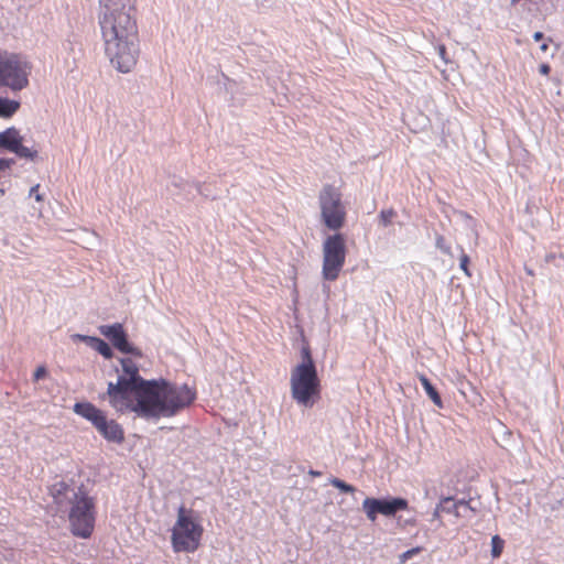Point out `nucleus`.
Segmentation results:
<instances>
[{"label": "nucleus", "mask_w": 564, "mask_h": 564, "mask_svg": "<svg viewBox=\"0 0 564 564\" xmlns=\"http://www.w3.org/2000/svg\"><path fill=\"white\" fill-rule=\"evenodd\" d=\"M40 185L36 184L30 188L29 196L34 197L37 202L42 200V195L39 193Z\"/></svg>", "instance_id": "30"}, {"label": "nucleus", "mask_w": 564, "mask_h": 564, "mask_svg": "<svg viewBox=\"0 0 564 564\" xmlns=\"http://www.w3.org/2000/svg\"><path fill=\"white\" fill-rule=\"evenodd\" d=\"M301 355H302V362L299 364L297 366H305L307 369H316V366L311 356V350L308 347H303Z\"/></svg>", "instance_id": "23"}, {"label": "nucleus", "mask_w": 564, "mask_h": 564, "mask_svg": "<svg viewBox=\"0 0 564 564\" xmlns=\"http://www.w3.org/2000/svg\"><path fill=\"white\" fill-rule=\"evenodd\" d=\"M73 340L74 341H84L86 343L89 347L91 346L95 337L94 336H88V335H82V334H74L72 336Z\"/></svg>", "instance_id": "28"}, {"label": "nucleus", "mask_w": 564, "mask_h": 564, "mask_svg": "<svg viewBox=\"0 0 564 564\" xmlns=\"http://www.w3.org/2000/svg\"><path fill=\"white\" fill-rule=\"evenodd\" d=\"M542 37H543V33H541V32H535L533 35V39L535 41H540Z\"/></svg>", "instance_id": "34"}, {"label": "nucleus", "mask_w": 564, "mask_h": 564, "mask_svg": "<svg viewBox=\"0 0 564 564\" xmlns=\"http://www.w3.org/2000/svg\"><path fill=\"white\" fill-rule=\"evenodd\" d=\"M90 347L98 351L106 359H110L113 356L111 347L105 340L98 337H95Z\"/></svg>", "instance_id": "20"}, {"label": "nucleus", "mask_w": 564, "mask_h": 564, "mask_svg": "<svg viewBox=\"0 0 564 564\" xmlns=\"http://www.w3.org/2000/svg\"><path fill=\"white\" fill-rule=\"evenodd\" d=\"M446 50H445V46H440V55L444 58V54H445Z\"/></svg>", "instance_id": "35"}, {"label": "nucleus", "mask_w": 564, "mask_h": 564, "mask_svg": "<svg viewBox=\"0 0 564 564\" xmlns=\"http://www.w3.org/2000/svg\"><path fill=\"white\" fill-rule=\"evenodd\" d=\"M393 216H394V212L392 209L382 210L380 213V224L382 226L387 227L388 225H390Z\"/></svg>", "instance_id": "25"}, {"label": "nucleus", "mask_w": 564, "mask_h": 564, "mask_svg": "<svg viewBox=\"0 0 564 564\" xmlns=\"http://www.w3.org/2000/svg\"><path fill=\"white\" fill-rule=\"evenodd\" d=\"M408 509V500L401 497L370 498L367 497L362 502V511L367 519L375 522L378 514L384 517H394L399 511Z\"/></svg>", "instance_id": "10"}, {"label": "nucleus", "mask_w": 564, "mask_h": 564, "mask_svg": "<svg viewBox=\"0 0 564 564\" xmlns=\"http://www.w3.org/2000/svg\"><path fill=\"white\" fill-rule=\"evenodd\" d=\"M120 364H121L122 370L124 372V375L122 377H124L126 381L128 383L143 387V388H141L142 392H144L151 386L154 384V380H145L140 376L139 368L130 358H121Z\"/></svg>", "instance_id": "14"}, {"label": "nucleus", "mask_w": 564, "mask_h": 564, "mask_svg": "<svg viewBox=\"0 0 564 564\" xmlns=\"http://www.w3.org/2000/svg\"><path fill=\"white\" fill-rule=\"evenodd\" d=\"M329 484L345 494H352L356 491V488L354 486L336 477L330 478Z\"/></svg>", "instance_id": "21"}, {"label": "nucleus", "mask_w": 564, "mask_h": 564, "mask_svg": "<svg viewBox=\"0 0 564 564\" xmlns=\"http://www.w3.org/2000/svg\"><path fill=\"white\" fill-rule=\"evenodd\" d=\"M31 66L20 55L0 52V85L21 90L29 84Z\"/></svg>", "instance_id": "7"}, {"label": "nucleus", "mask_w": 564, "mask_h": 564, "mask_svg": "<svg viewBox=\"0 0 564 564\" xmlns=\"http://www.w3.org/2000/svg\"><path fill=\"white\" fill-rule=\"evenodd\" d=\"M98 329L99 333L108 338L113 347L122 354H129L138 357L141 356V351L128 341L122 324L115 323L111 325H100Z\"/></svg>", "instance_id": "12"}, {"label": "nucleus", "mask_w": 564, "mask_h": 564, "mask_svg": "<svg viewBox=\"0 0 564 564\" xmlns=\"http://www.w3.org/2000/svg\"><path fill=\"white\" fill-rule=\"evenodd\" d=\"M141 386L128 383L124 377H118L116 383L109 382L107 395L109 403L119 412L132 411L143 417L142 408H148V398L141 391Z\"/></svg>", "instance_id": "3"}, {"label": "nucleus", "mask_w": 564, "mask_h": 564, "mask_svg": "<svg viewBox=\"0 0 564 564\" xmlns=\"http://www.w3.org/2000/svg\"><path fill=\"white\" fill-rule=\"evenodd\" d=\"M292 398L305 408L314 404V398L319 394V379L316 369L296 366L290 378Z\"/></svg>", "instance_id": "5"}, {"label": "nucleus", "mask_w": 564, "mask_h": 564, "mask_svg": "<svg viewBox=\"0 0 564 564\" xmlns=\"http://www.w3.org/2000/svg\"><path fill=\"white\" fill-rule=\"evenodd\" d=\"M19 101L0 97V117L10 118L19 110Z\"/></svg>", "instance_id": "19"}, {"label": "nucleus", "mask_w": 564, "mask_h": 564, "mask_svg": "<svg viewBox=\"0 0 564 564\" xmlns=\"http://www.w3.org/2000/svg\"><path fill=\"white\" fill-rule=\"evenodd\" d=\"M436 248L445 254H451V248L446 245L445 238L441 235L436 236Z\"/></svg>", "instance_id": "26"}, {"label": "nucleus", "mask_w": 564, "mask_h": 564, "mask_svg": "<svg viewBox=\"0 0 564 564\" xmlns=\"http://www.w3.org/2000/svg\"><path fill=\"white\" fill-rule=\"evenodd\" d=\"M550 66L547 64L540 65V73L543 75H547L550 73Z\"/></svg>", "instance_id": "33"}, {"label": "nucleus", "mask_w": 564, "mask_h": 564, "mask_svg": "<svg viewBox=\"0 0 564 564\" xmlns=\"http://www.w3.org/2000/svg\"><path fill=\"white\" fill-rule=\"evenodd\" d=\"M74 412L86 420L90 421L97 429L101 421L106 417L104 412L89 402H77L74 405Z\"/></svg>", "instance_id": "15"}, {"label": "nucleus", "mask_w": 564, "mask_h": 564, "mask_svg": "<svg viewBox=\"0 0 564 564\" xmlns=\"http://www.w3.org/2000/svg\"><path fill=\"white\" fill-rule=\"evenodd\" d=\"M193 511H187L183 506L177 510V519L172 529V546L177 553L194 552L198 549L203 535V527L193 517Z\"/></svg>", "instance_id": "4"}, {"label": "nucleus", "mask_w": 564, "mask_h": 564, "mask_svg": "<svg viewBox=\"0 0 564 564\" xmlns=\"http://www.w3.org/2000/svg\"><path fill=\"white\" fill-rule=\"evenodd\" d=\"M540 48H541V51L545 52L547 50V44H545V43L542 44Z\"/></svg>", "instance_id": "37"}, {"label": "nucleus", "mask_w": 564, "mask_h": 564, "mask_svg": "<svg viewBox=\"0 0 564 564\" xmlns=\"http://www.w3.org/2000/svg\"><path fill=\"white\" fill-rule=\"evenodd\" d=\"M319 205L325 225L332 230L341 228L346 213L340 194L334 187L325 186L319 194Z\"/></svg>", "instance_id": "9"}, {"label": "nucleus", "mask_w": 564, "mask_h": 564, "mask_svg": "<svg viewBox=\"0 0 564 564\" xmlns=\"http://www.w3.org/2000/svg\"><path fill=\"white\" fill-rule=\"evenodd\" d=\"M23 137L14 127H10L0 132V148L14 153L20 159L34 161L37 158V150L24 147L22 144Z\"/></svg>", "instance_id": "11"}, {"label": "nucleus", "mask_w": 564, "mask_h": 564, "mask_svg": "<svg viewBox=\"0 0 564 564\" xmlns=\"http://www.w3.org/2000/svg\"><path fill=\"white\" fill-rule=\"evenodd\" d=\"M68 519L74 535L87 539L94 530V501L85 491L68 503Z\"/></svg>", "instance_id": "6"}, {"label": "nucleus", "mask_w": 564, "mask_h": 564, "mask_svg": "<svg viewBox=\"0 0 564 564\" xmlns=\"http://www.w3.org/2000/svg\"><path fill=\"white\" fill-rule=\"evenodd\" d=\"M419 379L426 394L430 397L433 403L438 408H443L441 395L438 394L437 390L433 387L431 381L424 375H420Z\"/></svg>", "instance_id": "18"}, {"label": "nucleus", "mask_w": 564, "mask_h": 564, "mask_svg": "<svg viewBox=\"0 0 564 564\" xmlns=\"http://www.w3.org/2000/svg\"><path fill=\"white\" fill-rule=\"evenodd\" d=\"M148 408H142L143 419L171 417L189 406L196 399V391L187 384L172 383L165 379L154 380V384L143 392Z\"/></svg>", "instance_id": "2"}, {"label": "nucleus", "mask_w": 564, "mask_h": 564, "mask_svg": "<svg viewBox=\"0 0 564 564\" xmlns=\"http://www.w3.org/2000/svg\"><path fill=\"white\" fill-rule=\"evenodd\" d=\"M441 512H443V511H442V506L440 503V505L436 506V508H435V510L433 512V516H432L433 520L438 519Z\"/></svg>", "instance_id": "32"}, {"label": "nucleus", "mask_w": 564, "mask_h": 564, "mask_svg": "<svg viewBox=\"0 0 564 564\" xmlns=\"http://www.w3.org/2000/svg\"><path fill=\"white\" fill-rule=\"evenodd\" d=\"M83 491L82 488L70 487L64 481H58L50 488V494L61 512L67 511L68 503Z\"/></svg>", "instance_id": "13"}, {"label": "nucleus", "mask_w": 564, "mask_h": 564, "mask_svg": "<svg viewBox=\"0 0 564 564\" xmlns=\"http://www.w3.org/2000/svg\"><path fill=\"white\" fill-rule=\"evenodd\" d=\"M97 430L110 442L120 443L123 441V431L115 420H107V417H105Z\"/></svg>", "instance_id": "16"}, {"label": "nucleus", "mask_w": 564, "mask_h": 564, "mask_svg": "<svg viewBox=\"0 0 564 564\" xmlns=\"http://www.w3.org/2000/svg\"><path fill=\"white\" fill-rule=\"evenodd\" d=\"M469 257L462 250L459 267L465 272L466 275L470 276L468 270Z\"/></svg>", "instance_id": "27"}, {"label": "nucleus", "mask_w": 564, "mask_h": 564, "mask_svg": "<svg viewBox=\"0 0 564 564\" xmlns=\"http://www.w3.org/2000/svg\"><path fill=\"white\" fill-rule=\"evenodd\" d=\"M422 551L421 546H416L410 549L398 556L399 564H404L408 560L412 558L414 555L419 554Z\"/></svg>", "instance_id": "24"}, {"label": "nucleus", "mask_w": 564, "mask_h": 564, "mask_svg": "<svg viewBox=\"0 0 564 564\" xmlns=\"http://www.w3.org/2000/svg\"><path fill=\"white\" fill-rule=\"evenodd\" d=\"M442 511L446 513H454L456 517L464 516L462 513V509L464 510H474L468 502L465 500H459L454 502L451 497L443 498L441 501Z\"/></svg>", "instance_id": "17"}, {"label": "nucleus", "mask_w": 564, "mask_h": 564, "mask_svg": "<svg viewBox=\"0 0 564 564\" xmlns=\"http://www.w3.org/2000/svg\"><path fill=\"white\" fill-rule=\"evenodd\" d=\"M346 259L345 238L341 234L328 236L323 243V278L334 281L338 278Z\"/></svg>", "instance_id": "8"}, {"label": "nucleus", "mask_w": 564, "mask_h": 564, "mask_svg": "<svg viewBox=\"0 0 564 564\" xmlns=\"http://www.w3.org/2000/svg\"><path fill=\"white\" fill-rule=\"evenodd\" d=\"M503 540L499 535H494L491 538V555L492 557H499L503 550Z\"/></svg>", "instance_id": "22"}, {"label": "nucleus", "mask_w": 564, "mask_h": 564, "mask_svg": "<svg viewBox=\"0 0 564 564\" xmlns=\"http://www.w3.org/2000/svg\"><path fill=\"white\" fill-rule=\"evenodd\" d=\"M91 238L94 241L97 240V237L95 236V234H91Z\"/></svg>", "instance_id": "38"}, {"label": "nucleus", "mask_w": 564, "mask_h": 564, "mask_svg": "<svg viewBox=\"0 0 564 564\" xmlns=\"http://www.w3.org/2000/svg\"><path fill=\"white\" fill-rule=\"evenodd\" d=\"M14 163L15 161L13 159H0V172L10 169Z\"/></svg>", "instance_id": "29"}, {"label": "nucleus", "mask_w": 564, "mask_h": 564, "mask_svg": "<svg viewBox=\"0 0 564 564\" xmlns=\"http://www.w3.org/2000/svg\"><path fill=\"white\" fill-rule=\"evenodd\" d=\"M133 0H99L98 21L105 54L120 73H129L139 58V36Z\"/></svg>", "instance_id": "1"}, {"label": "nucleus", "mask_w": 564, "mask_h": 564, "mask_svg": "<svg viewBox=\"0 0 564 564\" xmlns=\"http://www.w3.org/2000/svg\"><path fill=\"white\" fill-rule=\"evenodd\" d=\"M310 474H311L312 476H319V475H321V473H319V471H315V470H311V471H310Z\"/></svg>", "instance_id": "36"}, {"label": "nucleus", "mask_w": 564, "mask_h": 564, "mask_svg": "<svg viewBox=\"0 0 564 564\" xmlns=\"http://www.w3.org/2000/svg\"><path fill=\"white\" fill-rule=\"evenodd\" d=\"M46 376L45 367L41 366L34 371V380L39 381Z\"/></svg>", "instance_id": "31"}]
</instances>
